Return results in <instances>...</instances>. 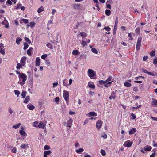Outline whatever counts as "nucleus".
<instances>
[{"mask_svg": "<svg viewBox=\"0 0 157 157\" xmlns=\"http://www.w3.org/2000/svg\"><path fill=\"white\" fill-rule=\"evenodd\" d=\"M87 74L88 76L91 79H96V72L91 69H89L88 70Z\"/></svg>", "mask_w": 157, "mask_h": 157, "instance_id": "f257e3e1", "label": "nucleus"}, {"mask_svg": "<svg viewBox=\"0 0 157 157\" xmlns=\"http://www.w3.org/2000/svg\"><path fill=\"white\" fill-rule=\"evenodd\" d=\"M18 77L20 80H21V79H22L23 80L22 82L19 81L18 83L20 84L21 86H22L25 83V81L26 80L27 78V75L25 74L22 73L20 75H19Z\"/></svg>", "mask_w": 157, "mask_h": 157, "instance_id": "f03ea898", "label": "nucleus"}, {"mask_svg": "<svg viewBox=\"0 0 157 157\" xmlns=\"http://www.w3.org/2000/svg\"><path fill=\"white\" fill-rule=\"evenodd\" d=\"M63 96L64 99L67 101H68L69 100V93L68 91H64L63 92Z\"/></svg>", "mask_w": 157, "mask_h": 157, "instance_id": "7ed1b4c3", "label": "nucleus"}, {"mask_svg": "<svg viewBox=\"0 0 157 157\" xmlns=\"http://www.w3.org/2000/svg\"><path fill=\"white\" fill-rule=\"evenodd\" d=\"M142 38L141 37H139L136 43V49L137 51H138L140 49V47L141 46Z\"/></svg>", "mask_w": 157, "mask_h": 157, "instance_id": "20e7f679", "label": "nucleus"}, {"mask_svg": "<svg viewBox=\"0 0 157 157\" xmlns=\"http://www.w3.org/2000/svg\"><path fill=\"white\" fill-rule=\"evenodd\" d=\"M73 121L71 118L68 121L67 123L64 122V125L65 126L68 127H71L72 124V122Z\"/></svg>", "mask_w": 157, "mask_h": 157, "instance_id": "39448f33", "label": "nucleus"}, {"mask_svg": "<svg viewBox=\"0 0 157 157\" xmlns=\"http://www.w3.org/2000/svg\"><path fill=\"white\" fill-rule=\"evenodd\" d=\"M118 23V18L116 17L115 21L114 27L113 30V34H115L116 33V29L117 27V24Z\"/></svg>", "mask_w": 157, "mask_h": 157, "instance_id": "423d86ee", "label": "nucleus"}, {"mask_svg": "<svg viewBox=\"0 0 157 157\" xmlns=\"http://www.w3.org/2000/svg\"><path fill=\"white\" fill-rule=\"evenodd\" d=\"M132 144V143L130 141L128 140L125 141L124 144V146L128 147H130Z\"/></svg>", "mask_w": 157, "mask_h": 157, "instance_id": "0eeeda50", "label": "nucleus"}, {"mask_svg": "<svg viewBox=\"0 0 157 157\" xmlns=\"http://www.w3.org/2000/svg\"><path fill=\"white\" fill-rule=\"evenodd\" d=\"M4 20L1 23L5 25V27L6 28L9 27V23L4 18Z\"/></svg>", "mask_w": 157, "mask_h": 157, "instance_id": "6e6552de", "label": "nucleus"}, {"mask_svg": "<svg viewBox=\"0 0 157 157\" xmlns=\"http://www.w3.org/2000/svg\"><path fill=\"white\" fill-rule=\"evenodd\" d=\"M102 125V122L101 120H99L96 123V127L99 129Z\"/></svg>", "mask_w": 157, "mask_h": 157, "instance_id": "1a4fd4ad", "label": "nucleus"}, {"mask_svg": "<svg viewBox=\"0 0 157 157\" xmlns=\"http://www.w3.org/2000/svg\"><path fill=\"white\" fill-rule=\"evenodd\" d=\"M116 98L115 92L114 91H112L111 93V95L109 97V99L111 100L112 99H115Z\"/></svg>", "mask_w": 157, "mask_h": 157, "instance_id": "9d476101", "label": "nucleus"}, {"mask_svg": "<svg viewBox=\"0 0 157 157\" xmlns=\"http://www.w3.org/2000/svg\"><path fill=\"white\" fill-rule=\"evenodd\" d=\"M45 126V124H44V123L41 122H40L38 125V127L39 128L42 129H44L45 128H46Z\"/></svg>", "mask_w": 157, "mask_h": 157, "instance_id": "9b49d317", "label": "nucleus"}, {"mask_svg": "<svg viewBox=\"0 0 157 157\" xmlns=\"http://www.w3.org/2000/svg\"><path fill=\"white\" fill-rule=\"evenodd\" d=\"M86 53L85 52H82L80 56V58L82 59H85L86 58Z\"/></svg>", "mask_w": 157, "mask_h": 157, "instance_id": "f8f14e48", "label": "nucleus"}, {"mask_svg": "<svg viewBox=\"0 0 157 157\" xmlns=\"http://www.w3.org/2000/svg\"><path fill=\"white\" fill-rule=\"evenodd\" d=\"M40 58L39 57H37L36 58L35 62V65L36 66H39L40 65Z\"/></svg>", "mask_w": 157, "mask_h": 157, "instance_id": "ddd939ff", "label": "nucleus"}, {"mask_svg": "<svg viewBox=\"0 0 157 157\" xmlns=\"http://www.w3.org/2000/svg\"><path fill=\"white\" fill-rule=\"evenodd\" d=\"M33 50V48L30 47L29 48V49L27 50V54L29 56H30L32 54V51Z\"/></svg>", "mask_w": 157, "mask_h": 157, "instance_id": "4468645a", "label": "nucleus"}, {"mask_svg": "<svg viewBox=\"0 0 157 157\" xmlns=\"http://www.w3.org/2000/svg\"><path fill=\"white\" fill-rule=\"evenodd\" d=\"M136 131V129L135 128H132L129 131V134H133L135 133Z\"/></svg>", "mask_w": 157, "mask_h": 157, "instance_id": "2eb2a0df", "label": "nucleus"}, {"mask_svg": "<svg viewBox=\"0 0 157 157\" xmlns=\"http://www.w3.org/2000/svg\"><path fill=\"white\" fill-rule=\"evenodd\" d=\"M112 78V77L111 76H109L107 80H105L106 82L109 84H111L112 82L113 81H112L111 80Z\"/></svg>", "mask_w": 157, "mask_h": 157, "instance_id": "dca6fc26", "label": "nucleus"}, {"mask_svg": "<svg viewBox=\"0 0 157 157\" xmlns=\"http://www.w3.org/2000/svg\"><path fill=\"white\" fill-rule=\"evenodd\" d=\"M152 149V147L151 146L148 145L147 147H145L143 148L144 150L145 151H150Z\"/></svg>", "mask_w": 157, "mask_h": 157, "instance_id": "f3484780", "label": "nucleus"}, {"mask_svg": "<svg viewBox=\"0 0 157 157\" xmlns=\"http://www.w3.org/2000/svg\"><path fill=\"white\" fill-rule=\"evenodd\" d=\"M27 107L29 110H33L34 109L35 107L33 105L29 104L27 105Z\"/></svg>", "mask_w": 157, "mask_h": 157, "instance_id": "a211bd4d", "label": "nucleus"}, {"mask_svg": "<svg viewBox=\"0 0 157 157\" xmlns=\"http://www.w3.org/2000/svg\"><path fill=\"white\" fill-rule=\"evenodd\" d=\"M30 100V97L29 96H27L25 98V99L24 101V103L25 104H27L29 101Z\"/></svg>", "mask_w": 157, "mask_h": 157, "instance_id": "6ab92c4d", "label": "nucleus"}, {"mask_svg": "<svg viewBox=\"0 0 157 157\" xmlns=\"http://www.w3.org/2000/svg\"><path fill=\"white\" fill-rule=\"evenodd\" d=\"M79 33L81 36L83 38L86 37L87 36V34L84 32H81Z\"/></svg>", "mask_w": 157, "mask_h": 157, "instance_id": "aec40b11", "label": "nucleus"}, {"mask_svg": "<svg viewBox=\"0 0 157 157\" xmlns=\"http://www.w3.org/2000/svg\"><path fill=\"white\" fill-rule=\"evenodd\" d=\"M88 86L90 88H92L94 89L95 88V85H94V83L93 82L91 84H90L89 83Z\"/></svg>", "mask_w": 157, "mask_h": 157, "instance_id": "412c9836", "label": "nucleus"}, {"mask_svg": "<svg viewBox=\"0 0 157 157\" xmlns=\"http://www.w3.org/2000/svg\"><path fill=\"white\" fill-rule=\"evenodd\" d=\"M26 60V57L25 56L21 58L20 62L21 63H25Z\"/></svg>", "mask_w": 157, "mask_h": 157, "instance_id": "4be33fe9", "label": "nucleus"}, {"mask_svg": "<svg viewBox=\"0 0 157 157\" xmlns=\"http://www.w3.org/2000/svg\"><path fill=\"white\" fill-rule=\"evenodd\" d=\"M152 105L157 106V105H157V100L153 98L152 99Z\"/></svg>", "mask_w": 157, "mask_h": 157, "instance_id": "5701e85b", "label": "nucleus"}, {"mask_svg": "<svg viewBox=\"0 0 157 157\" xmlns=\"http://www.w3.org/2000/svg\"><path fill=\"white\" fill-rule=\"evenodd\" d=\"M89 114L91 116H96L97 114L94 112H91L89 113Z\"/></svg>", "mask_w": 157, "mask_h": 157, "instance_id": "b1692460", "label": "nucleus"}, {"mask_svg": "<svg viewBox=\"0 0 157 157\" xmlns=\"http://www.w3.org/2000/svg\"><path fill=\"white\" fill-rule=\"evenodd\" d=\"M124 85L125 86L127 87H130L132 85L131 83L127 82H124Z\"/></svg>", "mask_w": 157, "mask_h": 157, "instance_id": "393cba45", "label": "nucleus"}, {"mask_svg": "<svg viewBox=\"0 0 157 157\" xmlns=\"http://www.w3.org/2000/svg\"><path fill=\"white\" fill-rule=\"evenodd\" d=\"M84 149L83 148H79L78 149L76 150V151L77 153L80 154L83 152Z\"/></svg>", "mask_w": 157, "mask_h": 157, "instance_id": "a878e982", "label": "nucleus"}, {"mask_svg": "<svg viewBox=\"0 0 157 157\" xmlns=\"http://www.w3.org/2000/svg\"><path fill=\"white\" fill-rule=\"evenodd\" d=\"M22 40V39L19 37H17L16 39V42L17 44L19 45L20 44V42Z\"/></svg>", "mask_w": 157, "mask_h": 157, "instance_id": "bb28decb", "label": "nucleus"}, {"mask_svg": "<svg viewBox=\"0 0 157 157\" xmlns=\"http://www.w3.org/2000/svg\"><path fill=\"white\" fill-rule=\"evenodd\" d=\"M79 52L77 50H74L72 52V54L74 55H76L79 54Z\"/></svg>", "mask_w": 157, "mask_h": 157, "instance_id": "cd10ccee", "label": "nucleus"}, {"mask_svg": "<svg viewBox=\"0 0 157 157\" xmlns=\"http://www.w3.org/2000/svg\"><path fill=\"white\" fill-rule=\"evenodd\" d=\"M26 93L27 92L26 91H22L21 93V96L23 98H25Z\"/></svg>", "mask_w": 157, "mask_h": 157, "instance_id": "c85d7f7f", "label": "nucleus"}, {"mask_svg": "<svg viewBox=\"0 0 157 157\" xmlns=\"http://www.w3.org/2000/svg\"><path fill=\"white\" fill-rule=\"evenodd\" d=\"M111 11L109 10H106L105 11V14L107 16H109L111 14Z\"/></svg>", "mask_w": 157, "mask_h": 157, "instance_id": "c756f323", "label": "nucleus"}, {"mask_svg": "<svg viewBox=\"0 0 157 157\" xmlns=\"http://www.w3.org/2000/svg\"><path fill=\"white\" fill-rule=\"evenodd\" d=\"M44 10V9L43 6H41L38 8L37 10V12L38 13H40L41 12L43 11Z\"/></svg>", "mask_w": 157, "mask_h": 157, "instance_id": "7c9ffc66", "label": "nucleus"}, {"mask_svg": "<svg viewBox=\"0 0 157 157\" xmlns=\"http://www.w3.org/2000/svg\"><path fill=\"white\" fill-rule=\"evenodd\" d=\"M24 48L23 49L24 50H25L27 49V48H28L29 46V45L28 43L26 42H25L24 43Z\"/></svg>", "mask_w": 157, "mask_h": 157, "instance_id": "2f4dec72", "label": "nucleus"}, {"mask_svg": "<svg viewBox=\"0 0 157 157\" xmlns=\"http://www.w3.org/2000/svg\"><path fill=\"white\" fill-rule=\"evenodd\" d=\"M47 46L50 49L53 48L52 45L50 43H48L46 44Z\"/></svg>", "mask_w": 157, "mask_h": 157, "instance_id": "473e14b6", "label": "nucleus"}, {"mask_svg": "<svg viewBox=\"0 0 157 157\" xmlns=\"http://www.w3.org/2000/svg\"><path fill=\"white\" fill-rule=\"evenodd\" d=\"M14 91L15 95H17V97H19V95L20 94V91L17 90H15Z\"/></svg>", "mask_w": 157, "mask_h": 157, "instance_id": "72a5a7b5", "label": "nucleus"}, {"mask_svg": "<svg viewBox=\"0 0 157 157\" xmlns=\"http://www.w3.org/2000/svg\"><path fill=\"white\" fill-rule=\"evenodd\" d=\"M19 133L21 135L23 136H25L26 134L25 132L22 130H21L19 131Z\"/></svg>", "mask_w": 157, "mask_h": 157, "instance_id": "f704fd0d", "label": "nucleus"}, {"mask_svg": "<svg viewBox=\"0 0 157 157\" xmlns=\"http://www.w3.org/2000/svg\"><path fill=\"white\" fill-rule=\"evenodd\" d=\"M80 6V4H76L74 5V8L75 9H78L79 7Z\"/></svg>", "mask_w": 157, "mask_h": 157, "instance_id": "c9c22d12", "label": "nucleus"}, {"mask_svg": "<svg viewBox=\"0 0 157 157\" xmlns=\"http://www.w3.org/2000/svg\"><path fill=\"white\" fill-rule=\"evenodd\" d=\"M21 125L20 123H19L17 125H14L13 126V127L15 129H17L19 128Z\"/></svg>", "mask_w": 157, "mask_h": 157, "instance_id": "e433bc0d", "label": "nucleus"}, {"mask_svg": "<svg viewBox=\"0 0 157 157\" xmlns=\"http://www.w3.org/2000/svg\"><path fill=\"white\" fill-rule=\"evenodd\" d=\"M91 50L93 53L96 54H97L98 53V51L95 48H92L91 49Z\"/></svg>", "mask_w": 157, "mask_h": 157, "instance_id": "4c0bfd02", "label": "nucleus"}, {"mask_svg": "<svg viewBox=\"0 0 157 157\" xmlns=\"http://www.w3.org/2000/svg\"><path fill=\"white\" fill-rule=\"evenodd\" d=\"M31 27H34L35 25V23L34 22H31L29 23Z\"/></svg>", "mask_w": 157, "mask_h": 157, "instance_id": "58836bf2", "label": "nucleus"}, {"mask_svg": "<svg viewBox=\"0 0 157 157\" xmlns=\"http://www.w3.org/2000/svg\"><path fill=\"white\" fill-rule=\"evenodd\" d=\"M106 83V82L105 81L101 80L99 81V83L100 85L105 84Z\"/></svg>", "mask_w": 157, "mask_h": 157, "instance_id": "ea45409f", "label": "nucleus"}, {"mask_svg": "<svg viewBox=\"0 0 157 157\" xmlns=\"http://www.w3.org/2000/svg\"><path fill=\"white\" fill-rule=\"evenodd\" d=\"M101 152L102 155L103 156H105L106 155V153L104 150L101 149Z\"/></svg>", "mask_w": 157, "mask_h": 157, "instance_id": "a19ab883", "label": "nucleus"}, {"mask_svg": "<svg viewBox=\"0 0 157 157\" xmlns=\"http://www.w3.org/2000/svg\"><path fill=\"white\" fill-rule=\"evenodd\" d=\"M155 55V51H152L150 53V55L152 57L154 56Z\"/></svg>", "mask_w": 157, "mask_h": 157, "instance_id": "79ce46f5", "label": "nucleus"}, {"mask_svg": "<svg viewBox=\"0 0 157 157\" xmlns=\"http://www.w3.org/2000/svg\"><path fill=\"white\" fill-rule=\"evenodd\" d=\"M144 77L142 76H140L139 77H136L135 78V79L136 80H140L141 78L144 79Z\"/></svg>", "mask_w": 157, "mask_h": 157, "instance_id": "37998d69", "label": "nucleus"}, {"mask_svg": "<svg viewBox=\"0 0 157 157\" xmlns=\"http://www.w3.org/2000/svg\"><path fill=\"white\" fill-rule=\"evenodd\" d=\"M28 146V144H22L21 145V147L22 148L24 149L26 148V147H27Z\"/></svg>", "mask_w": 157, "mask_h": 157, "instance_id": "c03bdc74", "label": "nucleus"}, {"mask_svg": "<svg viewBox=\"0 0 157 157\" xmlns=\"http://www.w3.org/2000/svg\"><path fill=\"white\" fill-rule=\"evenodd\" d=\"M59 97H56L55 98V101L57 104L59 103Z\"/></svg>", "mask_w": 157, "mask_h": 157, "instance_id": "a18cd8bd", "label": "nucleus"}, {"mask_svg": "<svg viewBox=\"0 0 157 157\" xmlns=\"http://www.w3.org/2000/svg\"><path fill=\"white\" fill-rule=\"evenodd\" d=\"M67 80H64L63 81V84L64 86H67Z\"/></svg>", "mask_w": 157, "mask_h": 157, "instance_id": "49530a36", "label": "nucleus"}, {"mask_svg": "<svg viewBox=\"0 0 157 157\" xmlns=\"http://www.w3.org/2000/svg\"><path fill=\"white\" fill-rule=\"evenodd\" d=\"M81 44L83 46H85L87 45V42H86V41H84L83 40H82Z\"/></svg>", "mask_w": 157, "mask_h": 157, "instance_id": "de8ad7c7", "label": "nucleus"}, {"mask_svg": "<svg viewBox=\"0 0 157 157\" xmlns=\"http://www.w3.org/2000/svg\"><path fill=\"white\" fill-rule=\"evenodd\" d=\"M25 40L27 42L29 43H31V40H30L28 37H25Z\"/></svg>", "mask_w": 157, "mask_h": 157, "instance_id": "09e8293b", "label": "nucleus"}, {"mask_svg": "<svg viewBox=\"0 0 157 157\" xmlns=\"http://www.w3.org/2000/svg\"><path fill=\"white\" fill-rule=\"evenodd\" d=\"M52 152L50 150H48V151H45L44 152V153L46 154L47 155H48L50 154Z\"/></svg>", "mask_w": 157, "mask_h": 157, "instance_id": "8fccbe9b", "label": "nucleus"}, {"mask_svg": "<svg viewBox=\"0 0 157 157\" xmlns=\"http://www.w3.org/2000/svg\"><path fill=\"white\" fill-rule=\"evenodd\" d=\"M131 117L132 119H134L136 118V116L133 113H132L131 114Z\"/></svg>", "mask_w": 157, "mask_h": 157, "instance_id": "3c124183", "label": "nucleus"}, {"mask_svg": "<svg viewBox=\"0 0 157 157\" xmlns=\"http://www.w3.org/2000/svg\"><path fill=\"white\" fill-rule=\"evenodd\" d=\"M140 28L137 27L135 29L136 33H139L140 32Z\"/></svg>", "mask_w": 157, "mask_h": 157, "instance_id": "603ef678", "label": "nucleus"}, {"mask_svg": "<svg viewBox=\"0 0 157 157\" xmlns=\"http://www.w3.org/2000/svg\"><path fill=\"white\" fill-rule=\"evenodd\" d=\"M11 151L13 153H16L17 152V149L15 147H13L11 150Z\"/></svg>", "mask_w": 157, "mask_h": 157, "instance_id": "864d4df0", "label": "nucleus"}, {"mask_svg": "<svg viewBox=\"0 0 157 157\" xmlns=\"http://www.w3.org/2000/svg\"><path fill=\"white\" fill-rule=\"evenodd\" d=\"M50 149V147L47 145H45L44 147V150H48L49 149Z\"/></svg>", "mask_w": 157, "mask_h": 157, "instance_id": "5fc2aeb1", "label": "nucleus"}, {"mask_svg": "<svg viewBox=\"0 0 157 157\" xmlns=\"http://www.w3.org/2000/svg\"><path fill=\"white\" fill-rule=\"evenodd\" d=\"M3 48H0V53L4 55L5 52L4 50L2 49Z\"/></svg>", "mask_w": 157, "mask_h": 157, "instance_id": "6e6d98bb", "label": "nucleus"}, {"mask_svg": "<svg viewBox=\"0 0 157 157\" xmlns=\"http://www.w3.org/2000/svg\"><path fill=\"white\" fill-rule=\"evenodd\" d=\"M47 57V54H44L41 56V58L43 59H44L45 58H46Z\"/></svg>", "mask_w": 157, "mask_h": 157, "instance_id": "4d7b16f0", "label": "nucleus"}, {"mask_svg": "<svg viewBox=\"0 0 157 157\" xmlns=\"http://www.w3.org/2000/svg\"><path fill=\"white\" fill-rule=\"evenodd\" d=\"M104 29L107 31H109L111 30L110 28L109 27H105L104 28Z\"/></svg>", "mask_w": 157, "mask_h": 157, "instance_id": "13d9d810", "label": "nucleus"}, {"mask_svg": "<svg viewBox=\"0 0 157 157\" xmlns=\"http://www.w3.org/2000/svg\"><path fill=\"white\" fill-rule=\"evenodd\" d=\"M141 106V105H140L136 107H133L132 108V109L133 110L134 109H138Z\"/></svg>", "mask_w": 157, "mask_h": 157, "instance_id": "bf43d9fd", "label": "nucleus"}, {"mask_svg": "<svg viewBox=\"0 0 157 157\" xmlns=\"http://www.w3.org/2000/svg\"><path fill=\"white\" fill-rule=\"evenodd\" d=\"M128 36L130 37L129 40H133V38L131 34L130 33H129L128 34Z\"/></svg>", "mask_w": 157, "mask_h": 157, "instance_id": "052dcab7", "label": "nucleus"}, {"mask_svg": "<svg viewBox=\"0 0 157 157\" xmlns=\"http://www.w3.org/2000/svg\"><path fill=\"white\" fill-rule=\"evenodd\" d=\"M23 22L25 23H27L28 22V20L27 19H22Z\"/></svg>", "mask_w": 157, "mask_h": 157, "instance_id": "680f3d73", "label": "nucleus"}, {"mask_svg": "<svg viewBox=\"0 0 157 157\" xmlns=\"http://www.w3.org/2000/svg\"><path fill=\"white\" fill-rule=\"evenodd\" d=\"M153 63L154 64H157V57L154 59Z\"/></svg>", "mask_w": 157, "mask_h": 157, "instance_id": "e2e57ef3", "label": "nucleus"}, {"mask_svg": "<svg viewBox=\"0 0 157 157\" xmlns=\"http://www.w3.org/2000/svg\"><path fill=\"white\" fill-rule=\"evenodd\" d=\"M152 145L153 146L156 147H157V144H156L155 140L153 141Z\"/></svg>", "mask_w": 157, "mask_h": 157, "instance_id": "0e129e2a", "label": "nucleus"}, {"mask_svg": "<svg viewBox=\"0 0 157 157\" xmlns=\"http://www.w3.org/2000/svg\"><path fill=\"white\" fill-rule=\"evenodd\" d=\"M8 112L11 114H12L13 113V111L10 107L8 108Z\"/></svg>", "mask_w": 157, "mask_h": 157, "instance_id": "69168bd1", "label": "nucleus"}, {"mask_svg": "<svg viewBox=\"0 0 157 157\" xmlns=\"http://www.w3.org/2000/svg\"><path fill=\"white\" fill-rule=\"evenodd\" d=\"M148 58V57L147 56H144L143 57V61H146L147 59Z\"/></svg>", "mask_w": 157, "mask_h": 157, "instance_id": "338daca9", "label": "nucleus"}, {"mask_svg": "<svg viewBox=\"0 0 157 157\" xmlns=\"http://www.w3.org/2000/svg\"><path fill=\"white\" fill-rule=\"evenodd\" d=\"M14 22L15 24L17 26L18 25L19 23H18V21L17 20H14Z\"/></svg>", "mask_w": 157, "mask_h": 157, "instance_id": "774afa93", "label": "nucleus"}]
</instances>
